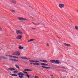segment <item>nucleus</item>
I'll list each match as a JSON object with an SVG mask.
<instances>
[{
	"label": "nucleus",
	"mask_w": 78,
	"mask_h": 78,
	"mask_svg": "<svg viewBox=\"0 0 78 78\" xmlns=\"http://www.w3.org/2000/svg\"><path fill=\"white\" fill-rule=\"evenodd\" d=\"M17 19L19 20H20V21H25V20L28 21V20L27 19L23 17H18Z\"/></svg>",
	"instance_id": "1"
},
{
	"label": "nucleus",
	"mask_w": 78,
	"mask_h": 78,
	"mask_svg": "<svg viewBox=\"0 0 78 78\" xmlns=\"http://www.w3.org/2000/svg\"><path fill=\"white\" fill-rule=\"evenodd\" d=\"M18 75H19V77L20 78H23L24 76V74L22 73H19L17 74Z\"/></svg>",
	"instance_id": "2"
},
{
	"label": "nucleus",
	"mask_w": 78,
	"mask_h": 78,
	"mask_svg": "<svg viewBox=\"0 0 78 78\" xmlns=\"http://www.w3.org/2000/svg\"><path fill=\"white\" fill-rule=\"evenodd\" d=\"M16 33L17 34H22V31L20 30H16Z\"/></svg>",
	"instance_id": "3"
},
{
	"label": "nucleus",
	"mask_w": 78,
	"mask_h": 78,
	"mask_svg": "<svg viewBox=\"0 0 78 78\" xmlns=\"http://www.w3.org/2000/svg\"><path fill=\"white\" fill-rule=\"evenodd\" d=\"M65 5L64 4H60L58 5V7L60 8H63L64 7Z\"/></svg>",
	"instance_id": "4"
},
{
	"label": "nucleus",
	"mask_w": 78,
	"mask_h": 78,
	"mask_svg": "<svg viewBox=\"0 0 78 78\" xmlns=\"http://www.w3.org/2000/svg\"><path fill=\"white\" fill-rule=\"evenodd\" d=\"M21 58L23 59H25L26 60H30V58L27 57H21Z\"/></svg>",
	"instance_id": "5"
},
{
	"label": "nucleus",
	"mask_w": 78,
	"mask_h": 78,
	"mask_svg": "<svg viewBox=\"0 0 78 78\" xmlns=\"http://www.w3.org/2000/svg\"><path fill=\"white\" fill-rule=\"evenodd\" d=\"M10 2L11 3H13L14 5L17 4V1L14 0H11L10 1Z\"/></svg>",
	"instance_id": "6"
},
{
	"label": "nucleus",
	"mask_w": 78,
	"mask_h": 78,
	"mask_svg": "<svg viewBox=\"0 0 78 78\" xmlns=\"http://www.w3.org/2000/svg\"><path fill=\"white\" fill-rule=\"evenodd\" d=\"M22 37V36L20 35H19L17 36L16 38L17 39H21Z\"/></svg>",
	"instance_id": "7"
},
{
	"label": "nucleus",
	"mask_w": 78,
	"mask_h": 78,
	"mask_svg": "<svg viewBox=\"0 0 78 78\" xmlns=\"http://www.w3.org/2000/svg\"><path fill=\"white\" fill-rule=\"evenodd\" d=\"M8 70H9V71H15V69L12 68V67H10V68H9L8 69Z\"/></svg>",
	"instance_id": "8"
},
{
	"label": "nucleus",
	"mask_w": 78,
	"mask_h": 78,
	"mask_svg": "<svg viewBox=\"0 0 78 78\" xmlns=\"http://www.w3.org/2000/svg\"><path fill=\"white\" fill-rule=\"evenodd\" d=\"M24 71H25L26 72H32L33 71V70L28 69H24Z\"/></svg>",
	"instance_id": "9"
},
{
	"label": "nucleus",
	"mask_w": 78,
	"mask_h": 78,
	"mask_svg": "<svg viewBox=\"0 0 78 78\" xmlns=\"http://www.w3.org/2000/svg\"><path fill=\"white\" fill-rule=\"evenodd\" d=\"M49 62H50V63H52V64H55V60H50L49 61Z\"/></svg>",
	"instance_id": "10"
},
{
	"label": "nucleus",
	"mask_w": 78,
	"mask_h": 78,
	"mask_svg": "<svg viewBox=\"0 0 78 78\" xmlns=\"http://www.w3.org/2000/svg\"><path fill=\"white\" fill-rule=\"evenodd\" d=\"M31 64H33V65H35L36 66H38L40 65V64L39 63H30Z\"/></svg>",
	"instance_id": "11"
},
{
	"label": "nucleus",
	"mask_w": 78,
	"mask_h": 78,
	"mask_svg": "<svg viewBox=\"0 0 78 78\" xmlns=\"http://www.w3.org/2000/svg\"><path fill=\"white\" fill-rule=\"evenodd\" d=\"M64 45L66 47H71L70 44H67L66 43H64Z\"/></svg>",
	"instance_id": "12"
},
{
	"label": "nucleus",
	"mask_w": 78,
	"mask_h": 78,
	"mask_svg": "<svg viewBox=\"0 0 78 78\" xmlns=\"http://www.w3.org/2000/svg\"><path fill=\"white\" fill-rule=\"evenodd\" d=\"M42 67L43 68H44V69H51V68L50 67H45L44 66H42Z\"/></svg>",
	"instance_id": "13"
},
{
	"label": "nucleus",
	"mask_w": 78,
	"mask_h": 78,
	"mask_svg": "<svg viewBox=\"0 0 78 78\" xmlns=\"http://www.w3.org/2000/svg\"><path fill=\"white\" fill-rule=\"evenodd\" d=\"M55 63L57 64H58L60 63V62H59V61L58 60H55Z\"/></svg>",
	"instance_id": "14"
},
{
	"label": "nucleus",
	"mask_w": 78,
	"mask_h": 78,
	"mask_svg": "<svg viewBox=\"0 0 78 78\" xmlns=\"http://www.w3.org/2000/svg\"><path fill=\"white\" fill-rule=\"evenodd\" d=\"M15 53L17 55H18L19 56H20V52L19 51H16L15 52Z\"/></svg>",
	"instance_id": "15"
},
{
	"label": "nucleus",
	"mask_w": 78,
	"mask_h": 78,
	"mask_svg": "<svg viewBox=\"0 0 78 78\" xmlns=\"http://www.w3.org/2000/svg\"><path fill=\"white\" fill-rule=\"evenodd\" d=\"M74 28L77 31H78V26H74Z\"/></svg>",
	"instance_id": "16"
},
{
	"label": "nucleus",
	"mask_w": 78,
	"mask_h": 78,
	"mask_svg": "<svg viewBox=\"0 0 78 78\" xmlns=\"http://www.w3.org/2000/svg\"><path fill=\"white\" fill-rule=\"evenodd\" d=\"M10 11L11 12H13V13H14V12H15L16 11L15 10H14L13 9H11Z\"/></svg>",
	"instance_id": "17"
},
{
	"label": "nucleus",
	"mask_w": 78,
	"mask_h": 78,
	"mask_svg": "<svg viewBox=\"0 0 78 78\" xmlns=\"http://www.w3.org/2000/svg\"><path fill=\"white\" fill-rule=\"evenodd\" d=\"M40 61H41L42 62H47V61L44 60H40Z\"/></svg>",
	"instance_id": "18"
},
{
	"label": "nucleus",
	"mask_w": 78,
	"mask_h": 78,
	"mask_svg": "<svg viewBox=\"0 0 78 78\" xmlns=\"http://www.w3.org/2000/svg\"><path fill=\"white\" fill-rule=\"evenodd\" d=\"M15 66H16V68H17V69H18L19 70H20V68L19 66V65H15Z\"/></svg>",
	"instance_id": "19"
},
{
	"label": "nucleus",
	"mask_w": 78,
	"mask_h": 78,
	"mask_svg": "<svg viewBox=\"0 0 78 78\" xmlns=\"http://www.w3.org/2000/svg\"><path fill=\"white\" fill-rule=\"evenodd\" d=\"M18 48H19V50H22V49H23V47L20 46H19Z\"/></svg>",
	"instance_id": "20"
},
{
	"label": "nucleus",
	"mask_w": 78,
	"mask_h": 78,
	"mask_svg": "<svg viewBox=\"0 0 78 78\" xmlns=\"http://www.w3.org/2000/svg\"><path fill=\"white\" fill-rule=\"evenodd\" d=\"M34 41V39H31L27 41V42H32V41Z\"/></svg>",
	"instance_id": "21"
},
{
	"label": "nucleus",
	"mask_w": 78,
	"mask_h": 78,
	"mask_svg": "<svg viewBox=\"0 0 78 78\" xmlns=\"http://www.w3.org/2000/svg\"><path fill=\"white\" fill-rule=\"evenodd\" d=\"M41 64L43 66H48V64L43 63H41Z\"/></svg>",
	"instance_id": "22"
},
{
	"label": "nucleus",
	"mask_w": 78,
	"mask_h": 78,
	"mask_svg": "<svg viewBox=\"0 0 78 78\" xmlns=\"http://www.w3.org/2000/svg\"><path fill=\"white\" fill-rule=\"evenodd\" d=\"M12 76H17V75H16V74H12L11 75Z\"/></svg>",
	"instance_id": "23"
},
{
	"label": "nucleus",
	"mask_w": 78,
	"mask_h": 78,
	"mask_svg": "<svg viewBox=\"0 0 78 78\" xmlns=\"http://www.w3.org/2000/svg\"><path fill=\"white\" fill-rule=\"evenodd\" d=\"M23 73H24L25 74H28V73H27L26 71H23Z\"/></svg>",
	"instance_id": "24"
},
{
	"label": "nucleus",
	"mask_w": 78,
	"mask_h": 78,
	"mask_svg": "<svg viewBox=\"0 0 78 78\" xmlns=\"http://www.w3.org/2000/svg\"><path fill=\"white\" fill-rule=\"evenodd\" d=\"M29 62H35V60H29Z\"/></svg>",
	"instance_id": "25"
},
{
	"label": "nucleus",
	"mask_w": 78,
	"mask_h": 78,
	"mask_svg": "<svg viewBox=\"0 0 78 78\" xmlns=\"http://www.w3.org/2000/svg\"><path fill=\"white\" fill-rule=\"evenodd\" d=\"M42 23V25H43V26H44V27H45V23Z\"/></svg>",
	"instance_id": "26"
},
{
	"label": "nucleus",
	"mask_w": 78,
	"mask_h": 78,
	"mask_svg": "<svg viewBox=\"0 0 78 78\" xmlns=\"http://www.w3.org/2000/svg\"><path fill=\"white\" fill-rule=\"evenodd\" d=\"M39 62V61H38L37 60L35 61V63H37Z\"/></svg>",
	"instance_id": "27"
},
{
	"label": "nucleus",
	"mask_w": 78,
	"mask_h": 78,
	"mask_svg": "<svg viewBox=\"0 0 78 78\" xmlns=\"http://www.w3.org/2000/svg\"><path fill=\"white\" fill-rule=\"evenodd\" d=\"M18 72V71H14V73H16Z\"/></svg>",
	"instance_id": "28"
},
{
	"label": "nucleus",
	"mask_w": 78,
	"mask_h": 78,
	"mask_svg": "<svg viewBox=\"0 0 78 78\" xmlns=\"http://www.w3.org/2000/svg\"><path fill=\"white\" fill-rule=\"evenodd\" d=\"M26 76H27V77H28V78H30V75H29L28 74H27Z\"/></svg>",
	"instance_id": "29"
},
{
	"label": "nucleus",
	"mask_w": 78,
	"mask_h": 78,
	"mask_svg": "<svg viewBox=\"0 0 78 78\" xmlns=\"http://www.w3.org/2000/svg\"><path fill=\"white\" fill-rule=\"evenodd\" d=\"M2 27L0 26V31H2Z\"/></svg>",
	"instance_id": "30"
},
{
	"label": "nucleus",
	"mask_w": 78,
	"mask_h": 78,
	"mask_svg": "<svg viewBox=\"0 0 78 78\" xmlns=\"http://www.w3.org/2000/svg\"><path fill=\"white\" fill-rule=\"evenodd\" d=\"M4 59H8V58L6 57H4Z\"/></svg>",
	"instance_id": "31"
},
{
	"label": "nucleus",
	"mask_w": 78,
	"mask_h": 78,
	"mask_svg": "<svg viewBox=\"0 0 78 78\" xmlns=\"http://www.w3.org/2000/svg\"><path fill=\"white\" fill-rule=\"evenodd\" d=\"M9 60H10L11 61H14V59H12V58H9Z\"/></svg>",
	"instance_id": "32"
},
{
	"label": "nucleus",
	"mask_w": 78,
	"mask_h": 78,
	"mask_svg": "<svg viewBox=\"0 0 78 78\" xmlns=\"http://www.w3.org/2000/svg\"><path fill=\"white\" fill-rule=\"evenodd\" d=\"M13 58H17V59H19V57H16L15 56H14Z\"/></svg>",
	"instance_id": "33"
},
{
	"label": "nucleus",
	"mask_w": 78,
	"mask_h": 78,
	"mask_svg": "<svg viewBox=\"0 0 78 78\" xmlns=\"http://www.w3.org/2000/svg\"><path fill=\"white\" fill-rule=\"evenodd\" d=\"M9 57H12V58H14V56L9 55Z\"/></svg>",
	"instance_id": "34"
},
{
	"label": "nucleus",
	"mask_w": 78,
	"mask_h": 78,
	"mask_svg": "<svg viewBox=\"0 0 78 78\" xmlns=\"http://www.w3.org/2000/svg\"><path fill=\"white\" fill-rule=\"evenodd\" d=\"M4 57L2 56H1V59H4Z\"/></svg>",
	"instance_id": "35"
},
{
	"label": "nucleus",
	"mask_w": 78,
	"mask_h": 78,
	"mask_svg": "<svg viewBox=\"0 0 78 78\" xmlns=\"http://www.w3.org/2000/svg\"><path fill=\"white\" fill-rule=\"evenodd\" d=\"M32 23H33V24H34V25H35V23L33 21L32 22Z\"/></svg>",
	"instance_id": "36"
},
{
	"label": "nucleus",
	"mask_w": 78,
	"mask_h": 78,
	"mask_svg": "<svg viewBox=\"0 0 78 78\" xmlns=\"http://www.w3.org/2000/svg\"><path fill=\"white\" fill-rule=\"evenodd\" d=\"M51 77L52 78H53L54 77V76L53 75H51Z\"/></svg>",
	"instance_id": "37"
},
{
	"label": "nucleus",
	"mask_w": 78,
	"mask_h": 78,
	"mask_svg": "<svg viewBox=\"0 0 78 78\" xmlns=\"http://www.w3.org/2000/svg\"><path fill=\"white\" fill-rule=\"evenodd\" d=\"M13 61H18V60H16L15 59H14Z\"/></svg>",
	"instance_id": "38"
},
{
	"label": "nucleus",
	"mask_w": 78,
	"mask_h": 78,
	"mask_svg": "<svg viewBox=\"0 0 78 78\" xmlns=\"http://www.w3.org/2000/svg\"><path fill=\"white\" fill-rule=\"evenodd\" d=\"M17 54H13L12 55H14V56H15L16 55H17Z\"/></svg>",
	"instance_id": "39"
},
{
	"label": "nucleus",
	"mask_w": 78,
	"mask_h": 78,
	"mask_svg": "<svg viewBox=\"0 0 78 78\" xmlns=\"http://www.w3.org/2000/svg\"><path fill=\"white\" fill-rule=\"evenodd\" d=\"M36 28H32V30H36Z\"/></svg>",
	"instance_id": "40"
},
{
	"label": "nucleus",
	"mask_w": 78,
	"mask_h": 78,
	"mask_svg": "<svg viewBox=\"0 0 78 78\" xmlns=\"http://www.w3.org/2000/svg\"><path fill=\"white\" fill-rule=\"evenodd\" d=\"M47 46L48 47H49V44H48V43L47 44Z\"/></svg>",
	"instance_id": "41"
},
{
	"label": "nucleus",
	"mask_w": 78,
	"mask_h": 78,
	"mask_svg": "<svg viewBox=\"0 0 78 78\" xmlns=\"http://www.w3.org/2000/svg\"><path fill=\"white\" fill-rule=\"evenodd\" d=\"M5 56H8L9 57V55H5Z\"/></svg>",
	"instance_id": "42"
},
{
	"label": "nucleus",
	"mask_w": 78,
	"mask_h": 78,
	"mask_svg": "<svg viewBox=\"0 0 78 78\" xmlns=\"http://www.w3.org/2000/svg\"><path fill=\"white\" fill-rule=\"evenodd\" d=\"M24 63L25 64H28V63L27 62H24Z\"/></svg>",
	"instance_id": "43"
},
{
	"label": "nucleus",
	"mask_w": 78,
	"mask_h": 78,
	"mask_svg": "<svg viewBox=\"0 0 78 78\" xmlns=\"http://www.w3.org/2000/svg\"><path fill=\"white\" fill-rule=\"evenodd\" d=\"M69 20H70V21L71 22H72V20H70V19H69Z\"/></svg>",
	"instance_id": "44"
},
{
	"label": "nucleus",
	"mask_w": 78,
	"mask_h": 78,
	"mask_svg": "<svg viewBox=\"0 0 78 78\" xmlns=\"http://www.w3.org/2000/svg\"><path fill=\"white\" fill-rule=\"evenodd\" d=\"M63 78H66V76H64Z\"/></svg>",
	"instance_id": "45"
},
{
	"label": "nucleus",
	"mask_w": 78,
	"mask_h": 78,
	"mask_svg": "<svg viewBox=\"0 0 78 78\" xmlns=\"http://www.w3.org/2000/svg\"><path fill=\"white\" fill-rule=\"evenodd\" d=\"M35 25H37V24H35Z\"/></svg>",
	"instance_id": "46"
},
{
	"label": "nucleus",
	"mask_w": 78,
	"mask_h": 78,
	"mask_svg": "<svg viewBox=\"0 0 78 78\" xmlns=\"http://www.w3.org/2000/svg\"><path fill=\"white\" fill-rule=\"evenodd\" d=\"M37 23L38 24H39V23Z\"/></svg>",
	"instance_id": "47"
},
{
	"label": "nucleus",
	"mask_w": 78,
	"mask_h": 78,
	"mask_svg": "<svg viewBox=\"0 0 78 78\" xmlns=\"http://www.w3.org/2000/svg\"><path fill=\"white\" fill-rule=\"evenodd\" d=\"M1 56H0V59H1Z\"/></svg>",
	"instance_id": "48"
},
{
	"label": "nucleus",
	"mask_w": 78,
	"mask_h": 78,
	"mask_svg": "<svg viewBox=\"0 0 78 78\" xmlns=\"http://www.w3.org/2000/svg\"><path fill=\"white\" fill-rule=\"evenodd\" d=\"M76 12H78V10L76 11Z\"/></svg>",
	"instance_id": "49"
},
{
	"label": "nucleus",
	"mask_w": 78,
	"mask_h": 78,
	"mask_svg": "<svg viewBox=\"0 0 78 78\" xmlns=\"http://www.w3.org/2000/svg\"><path fill=\"white\" fill-rule=\"evenodd\" d=\"M51 17H52V18H53V17L52 16H51Z\"/></svg>",
	"instance_id": "50"
},
{
	"label": "nucleus",
	"mask_w": 78,
	"mask_h": 78,
	"mask_svg": "<svg viewBox=\"0 0 78 78\" xmlns=\"http://www.w3.org/2000/svg\"><path fill=\"white\" fill-rule=\"evenodd\" d=\"M32 9H34V8H32Z\"/></svg>",
	"instance_id": "51"
}]
</instances>
